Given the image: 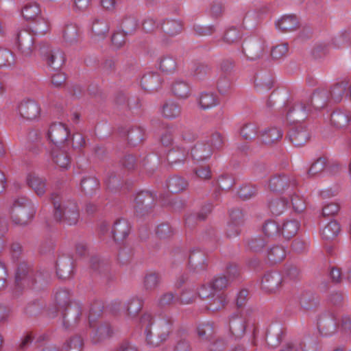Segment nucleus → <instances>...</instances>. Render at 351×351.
Wrapping results in <instances>:
<instances>
[{
    "mask_svg": "<svg viewBox=\"0 0 351 351\" xmlns=\"http://www.w3.org/2000/svg\"><path fill=\"white\" fill-rule=\"evenodd\" d=\"M217 88L221 95H226L231 93L232 90V83L230 77L226 75H221L219 77Z\"/></svg>",
    "mask_w": 351,
    "mask_h": 351,
    "instance_id": "57",
    "label": "nucleus"
},
{
    "mask_svg": "<svg viewBox=\"0 0 351 351\" xmlns=\"http://www.w3.org/2000/svg\"><path fill=\"white\" fill-rule=\"evenodd\" d=\"M227 303L226 295L223 293L213 295L207 304V308L211 311H217L223 308Z\"/></svg>",
    "mask_w": 351,
    "mask_h": 351,
    "instance_id": "51",
    "label": "nucleus"
},
{
    "mask_svg": "<svg viewBox=\"0 0 351 351\" xmlns=\"http://www.w3.org/2000/svg\"><path fill=\"white\" fill-rule=\"evenodd\" d=\"M328 94L335 102L341 101L345 94L351 99V86L347 82H338L331 88Z\"/></svg>",
    "mask_w": 351,
    "mask_h": 351,
    "instance_id": "30",
    "label": "nucleus"
},
{
    "mask_svg": "<svg viewBox=\"0 0 351 351\" xmlns=\"http://www.w3.org/2000/svg\"><path fill=\"white\" fill-rule=\"evenodd\" d=\"M288 204L287 197L282 195L280 198L271 199L269 203V208L273 215L278 216L285 212L287 208Z\"/></svg>",
    "mask_w": 351,
    "mask_h": 351,
    "instance_id": "46",
    "label": "nucleus"
},
{
    "mask_svg": "<svg viewBox=\"0 0 351 351\" xmlns=\"http://www.w3.org/2000/svg\"><path fill=\"white\" fill-rule=\"evenodd\" d=\"M83 346L82 339L76 336L67 341L62 348V351H80Z\"/></svg>",
    "mask_w": 351,
    "mask_h": 351,
    "instance_id": "62",
    "label": "nucleus"
},
{
    "mask_svg": "<svg viewBox=\"0 0 351 351\" xmlns=\"http://www.w3.org/2000/svg\"><path fill=\"white\" fill-rule=\"evenodd\" d=\"M138 27L137 20L134 16H127L121 23V28L125 34H133Z\"/></svg>",
    "mask_w": 351,
    "mask_h": 351,
    "instance_id": "58",
    "label": "nucleus"
},
{
    "mask_svg": "<svg viewBox=\"0 0 351 351\" xmlns=\"http://www.w3.org/2000/svg\"><path fill=\"white\" fill-rule=\"evenodd\" d=\"M145 135L144 129L140 126H135L127 132V138L129 143L135 145L143 140Z\"/></svg>",
    "mask_w": 351,
    "mask_h": 351,
    "instance_id": "55",
    "label": "nucleus"
},
{
    "mask_svg": "<svg viewBox=\"0 0 351 351\" xmlns=\"http://www.w3.org/2000/svg\"><path fill=\"white\" fill-rule=\"evenodd\" d=\"M224 143L223 138L218 132H213L207 139L198 141L191 145V156L197 161L209 159L216 150L220 149Z\"/></svg>",
    "mask_w": 351,
    "mask_h": 351,
    "instance_id": "5",
    "label": "nucleus"
},
{
    "mask_svg": "<svg viewBox=\"0 0 351 351\" xmlns=\"http://www.w3.org/2000/svg\"><path fill=\"white\" fill-rule=\"evenodd\" d=\"M52 164L62 170L68 169L71 165V157L65 149V147H53L49 153Z\"/></svg>",
    "mask_w": 351,
    "mask_h": 351,
    "instance_id": "19",
    "label": "nucleus"
},
{
    "mask_svg": "<svg viewBox=\"0 0 351 351\" xmlns=\"http://www.w3.org/2000/svg\"><path fill=\"white\" fill-rule=\"evenodd\" d=\"M23 19L27 21L36 20L41 15L40 5L36 2H29L23 5L21 9Z\"/></svg>",
    "mask_w": 351,
    "mask_h": 351,
    "instance_id": "35",
    "label": "nucleus"
},
{
    "mask_svg": "<svg viewBox=\"0 0 351 351\" xmlns=\"http://www.w3.org/2000/svg\"><path fill=\"white\" fill-rule=\"evenodd\" d=\"M26 183L38 196H43L47 190L46 179L34 172L29 173L26 176Z\"/></svg>",
    "mask_w": 351,
    "mask_h": 351,
    "instance_id": "24",
    "label": "nucleus"
},
{
    "mask_svg": "<svg viewBox=\"0 0 351 351\" xmlns=\"http://www.w3.org/2000/svg\"><path fill=\"white\" fill-rule=\"evenodd\" d=\"M172 93L180 99H186L191 95L190 86L184 80H176L172 84Z\"/></svg>",
    "mask_w": 351,
    "mask_h": 351,
    "instance_id": "44",
    "label": "nucleus"
},
{
    "mask_svg": "<svg viewBox=\"0 0 351 351\" xmlns=\"http://www.w3.org/2000/svg\"><path fill=\"white\" fill-rule=\"evenodd\" d=\"M109 28L108 23L104 19H95L91 25L92 38L97 41L104 39L109 32Z\"/></svg>",
    "mask_w": 351,
    "mask_h": 351,
    "instance_id": "27",
    "label": "nucleus"
},
{
    "mask_svg": "<svg viewBox=\"0 0 351 351\" xmlns=\"http://www.w3.org/2000/svg\"><path fill=\"white\" fill-rule=\"evenodd\" d=\"M44 283L43 275L34 273L25 262L21 263L15 275V286L17 289H38Z\"/></svg>",
    "mask_w": 351,
    "mask_h": 351,
    "instance_id": "6",
    "label": "nucleus"
},
{
    "mask_svg": "<svg viewBox=\"0 0 351 351\" xmlns=\"http://www.w3.org/2000/svg\"><path fill=\"white\" fill-rule=\"evenodd\" d=\"M188 186V182L186 180L181 177L173 176L169 179L167 182V187L171 193H178L184 190Z\"/></svg>",
    "mask_w": 351,
    "mask_h": 351,
    "instance_id": "53",
    "label": "nucleus"
},
{
    "mask_svg": "<svg viewBox=\"0 0 351 351\" xmlns=\"http://www.w3.org/2000/svg\"><path fill=\"white\" fill-rule=\"evenodd\" d=\"M161 83V78L157 73H149L144 75L141 82L142 88L148 91L157 90Z\"/></svg>",
    "mask_w": 351,
    "mask_h": 351,
    "instance_id": "33",
    "label": "nucleus"
},
{
    "mask_svg": "<svg viewBox=\"0 0 351 351\" xmlns=\"http://www.w3.org/2000/svg\"><path fill=\"white\" fill-rule=\"evenodd\" d=\"M263 232L269 239L275 240L281 235V228L275 221L268 220L263 226Z\"/></svg>",
    "mask_w": 351,
    "mask_h": 351,
    "instance_id": "43",
    "label": "nucleus"
},
{
    "mask_svg": "<svg viewBox=\"0 0 351 351\" xmlns=\"http://www.w3.org/2000/svg\"><path fill=\"white\" fill-rule=\"evenodd\" d=\"M273 86V79L270 75H258L254 81V87L256 91L263 93L270 90Z\"/></svg>",
    "mask_w": 351,
    "mask_h": 351,
    "instance_id": "45",
    "label": "nucleus"
},
{
    "mask_svg": "<svg viewBox=\"0 0 351 351\" xmlns=\"http://www.w3.org/2000/svg\"><path fill=\"white\" fill-rule=\"evenodd\" d=\"M62 39L66 46L77 45L82 39V32L78 25L73 23L65 24L61 32Z\"/></svg>",
    "mask_w": 351,
    "mask_h": 351,
    "instance_id": "17",
    "label": "nucleus"
},
{
    "mask_svg": "<svg viewBox=\"0 0 351 351\" xmlns=\"http://www.w3.org/2000/svg\"><path fill=\"white\" fill-rule=\"evenodd\" d=\"M64 319V324H76L82 316V307L80 302L73 301L59 311Z\"/></svg>",
    "mask_w": 351,
    "mask_h": 351,
    "instance_id": "18",
    "label": "nucleus"
},
{
    "mask_svg": "<svg viewBox=\"0 0 351 351\" xmlns=\"http://www.w3.org/2000/svg\"><path fill=\"white\" fill-rule=\"evenodd\" d=\"M31 25L30 29L35 35L43 36L49 32L51 22L48 18L39 16Z\"/></svg>",
    "mask_w": 351,
    "mask_h": 351,
    "instance_id": "36",
    "label": "nucleus"
},
{
    "mask_svg": "<svg viewBox=\"0 0 351 351\" xmlns=\"http://www.w3.org/2000/svg\"><path fill=\"white\" fill-rule=\"evenodd\" d=\"M287 197L288 198V202H291L293 209L295 212L300 213L306 209V200L301 195L297 186L294 189L293 194L287 195Z\"/></svg>",
    "mask_w": 351,
    "mask_h": 351,
    "instance_id": "41",
    "label": "nucleus"
},
{
    "mask_svg": "<svg viewBox=\"0 0 351 351\" xmlns=\"http://www.w3.org/2000/svg\"><path fill=\"white\" fill-rule=\"evenodd\" d=\"M130 224L125 219H117L112 227V232L113 237L117 241L124 240L130 232Z\"/></svg>",
    "mask_w": 351,
    "mask_h": 351,
    "instance_id": "25",
    "label": "nucleus"
},
{
    "mask_svg": "<svg viewBox=\"0 0 351 351\" xmlns=\"http://www.w3.org/2000/svg\"><path fill=\"white\" fill-rule=\"evenodd\" d=\"M317 328L322 337H332L338 329L337 316L329 313L322 314L318 317Z\"/></svg>",
    "mask_w": 351,
    "mask_h": 351,
    "instance_id": "13",
    "label": "nucleus"
},
{
    "mask_svg": "<svg viewBox=\"0 0 351 351\" xmlns=\"http://www.w3.org/2000/svg\"><path fill=\"white\" fill-rule=\"evenodd\" d=\"M112 332L113 330L109 324H101L98 326L95 331L93 332L92 340L94 343H97L110 337Z\"/></svg>",
    "mask_w": 351,
    "mask_h": 351,
    "instance_id": "49",
    "label": "nucleus"
},
{
    "mask_svg": "<svg viewBox=\"0 0 351 351\" xmlns=\"http://www.w3.org/2000/svg\"><path fill=\"white\" fill-rule=\"evenodd\" d=\"M267 50L266 42L259 38H245L242 45V52L245 58L254 61L262 58Z\"/></svg>",
    "mask_w": 351,
    "mask_h": 351,
    "instance_id": "8",
    "label": "nucleus"
},
{
    "mask_svg": "<svg viewBox=\"0 0 351 351\" xmlns=\"http://www.w3.org/2000/svg\"><path fill=\"white\" fill-rule=\"evenodd\" d=\"M18 114L27 121H34L40 117L41 108L33 99L25 97L21 100L16 108Z\"/></svg>",
    "mask_w": 351,
    "mask_h": 351,
    "instance_id": "11",
    "label": "nucleus"
},
{
    "mask_svg": "<svg viewBox=\"0 0 351 351\" xmlns=\"http://www.w3.org/2000/svg\"><path fill=\"white\" fill-rule=\"evenodd\" d=\"M173 320L169 317L155 319L152 314L143 313L139 326L143 331L145 341L151 347H157L166 341L172 331Z\"/></svg>",
    "mask_w": 351,
    "mask_h": 351,
    "instance_id": "1",
    "label": "nucleus"
},
{
    "mask_svg": "<svg viewBox=\"0 0 351 351\" xmlns=\"http://www.w3.org/2000/svg\"><path fill=\"white\" fill-rule=\"evenodd\" d=\"M283 135L282 131L276 127L265 129L260 135L261 141L267 145H270L279 141Z\"/></svg>",
    "mask_w": 351,
    "mask_h": 351,
    "instance_id": "34",
    "label": "nucleus"
},
{
    "mask_svg": "<svg viewBox=\"0 0 351 351\" xmlns=\"http://www.w3.org/2000/svg\"><path fill=\"white\" fill-rule=\"evenodd\" d=\"M70 130L62 123H52L47 132L46 137L49 142L56 147H66L69 144Z\"/></svg>",
    "mask_w": 351,
    "mask_h": 351,
    "instance_id": "10",
    "label": "nucleus"
},
{
    "mask_svg": "<svg viewBox=\"0 0 351 351\" xmlns=\"http://www.w3.org/2000/svg\"><path fill=\"white\" fill-rule=\"evenodd\" d=\"M55 219L66 226L77 223L80 217V208L77 202L71 199H62L57 194L51 195Z\"/></svg>",
    "mask_w": 351,
    "mask_h": 351,
    "instance_id": "3",
    "label": "nucleus"
},
{
    "mask_svg": "<svg viewBox=\"0 0 351 351\" xmlns=\"http://www.w3.org/2000/svg\"><path fill=\"white\" fill-rule=\"evenodd\" d=\"M329 100L328 91L326 90H317L307 100L289 106L286 118L290 123H296L304 121L308 114L313 111L324 108Z\"/></svg>",
    "mask_w": 351,
    "mask_h": 351,
    "instance_id": "2",
    "label": "nucleus"
},
{
    "mask_svg": "<svg viewBox=\"0 0 351 351\" xmlns=\"http://www.w3.org/2000/svg\"><path fill=\"white\" fill-rule=\"evenodd\" d=\"M230 330L237 338L244 335L246 329L254 323L251 318L245 315L240 314L232 316L230 319Z\"/></svg>",
    "mask_w": 351,
    "mask_h": 351,
    "instance_id": "16",
    "label": "nucleus"
},
{
    "mask_svg": "<svg viewBox=\"0 0 351 351\" xmlns=\"http://www.w3.org/2000/svg\"><path fill=\"white\" fill-rule=\"evenodd\" d=\"M162 31L167 36L173 37L180 34L183 29V24L181 21L167 19L162 25Z\"/></svg>",
    "mask_w": 351,
    "mask_h": 351,
    "instance_id": "37",
    "label": "nucleus"
},
{
    "mask_svg": "<svg viewBox=\"0 0 351 351\" xmlns=\"http://www.w3.org/2000/svg\"><path fill=\"white\" fill-rule=\"evenodd\" d=\"M289 136L291 142L296 147L304 145L310 139V132L303 125H298L293 128Z\"/></svg>",
    "mask_w": 351,
    "mask_h": 351,
    "instance_id": "22",
    "label": "nucleus"
},
{
    "mask_svg": "<svg viewBox=\"0 0 351 351\" xmlns=\"http://www.w3.org/2000/svg\"><path fill=\"white\" fill-rule=\"evenodd\" d=\"M181 112L180 105L173 100L166 101L162 106V114L166 119H176L180 115Z\"/></svg>",
    "mask_w": 351,
    "mask_h": 351,
    "instance_id": "39",
    "label": "nucleus"
},
{
    "mask_svg": "<svg viewBox=\"0 0 351 351\" xmlns=\"http://www.w3.org/2000/svg\"><path fill=\"white\" fill-rule=\"evenodd\" d=\"M160 276L156 271H147L143 278V287L146 291L155 290L160 282Z\"/></svg>",
    "mask_w": 351,
    "mask_h": 351,
    "instance_id": "48",
    "label": "nucleus"
},
{
    "mask_svg": "<svg viewBox=\"0 0 351 351\" xmlns=\"http://www.w3.org/2000/svg\"><path fill=\"white\" fill-rule=\"evenodd\" d=\"M298 186L297 181L292 176H276L271 178L269 182V188L271 191L287 196L293 195L294 189Z\"/></svg>",
    "mask_w": 351,
    "mask_h": 351,
    "instance_id": "9",
    "label": "nucleus"
},
{
    "mask_svg": "<svg viewBox=\"0 0 351 351\" xmlns=\"http://www.w3.org/2000/svg\"><path fill=\"white\" fill-rule=\"evenodd\" d=\"M159 69L160 71L167 74L173 73L177 68L176 60L169 55H165L160 58Z\"/></svg>",
    "mask_w": 351,
    "mask_h": 351,
    "instance_id": "50",
    "label": "nucleus"
},
{
    "mask_svg": "<svg viewBox=\"0 0 351 351\" xmlns=\"http://www.w3.org/2000/svg\"><path fill=\"white\" fill-rule=\"evenodd\" d=\"M99 182L95 177H84L80 182L82 191L86 195H92L99 189Z\"/></svg>",
    "mask_w": 351,
    "mask_h": 351,
    "instance_id": "47",
    "label": "nucleus"
},
{
    "mask_svg": "<svg viewBox=\"0 0 351 351\" xmlns=\"http://www.w3.org/2000/svg\"><path fill=\"white\" fill-rule=\"evenodd\" d=\"M257 130L258 127L255 123H247L241 129L240 133L243 138L251 140L256 136Z\"/></svg>",
    "mask_w": 351,
    "mask_h": 351,
    "instance_id": "63",
    "label": "nucleus"
},
{
    "mask_svg": "<svg viewBox=\"0 0 351 351\" xmlns=\"http://www.w3.org/2000/svg\"><path fill=\"white\" fill-rule=\"evenodd\" d=\"M17 48L23 57H31L35 50L34 39L32 35L25 29L19 31L16 34Z\"/></svg>",
    "mask_w": 351,
    "mask_h": 351,
    "instance_id": "15",
    "label": "nucleus"
},
{
    "mask_svg": "<svg viewBox=\"0 0 351 351\" xmlns=\"http://www.w3.org/2000/svg\"><path fill=\"white\" fill-rule=\"evenodd\" d=\"M73 271V261L70 257L62 256L56 263V273L59 278L66 279L71 276Z\"/></svg>",
    "mask_w": 351,
    "mask_h": 351,
    "instance_id": "31",
    "label": "nucleus"
},
{
    "mask_svg": "<svg viewBox=\"0 0 351 351\" xmlns=\"http://www.w3.org/2000/svg\"><path fill=\"white\" fill-rule=\"evenodd\" d=\"M242 37V33L239 29L232 27L228 28L223 36V40L228 44H232L239 40Z\"/></svg>",
    "mask_w": 351,
    "mask_h": 351,
    "instance_id": "59",
    "label": "nucleus"
},
{
    "mask_svg": "<svg viewBox=\"0 0 351 351\" xmlns=\"http://www.w3.org/2000/svg\"><path fill=\"white\" fill-rule=\"evenodd\" d=\"M350 112L347 110H336L330 115L332 125L337 129H348L350 121Z\"/></svg>",
    "mask_w": 351,
    "mask_h": 351,
    "instance_id": "28",
    "label": "nucleus"
},
{
    "mask_svg": "<svg viewBox=\"0 0 351 351\" xmlns=\"http://www.w3.org/2000/svg\"><path fill=\"white\" fill-rule=\"evenodd\" d=\"M40 54L47 66L54 70L59 69L65 61L64 53L59 48L43 46L40 48Z\"/></svg>",
    "mask_w": 351,
    "mask_h": 351,
    "instance_id": "12",
    "label": "nucleus"
},
{
    "mask_svg": "<svg viewBox=\"0 0 351 351\" xmlns=\"http://www.w3.org/2000/svg\"><path fill=\"white\" fill-rule=\"evenodd\" d=\"M300 351H317L318 344L310 336L304 337L302 340L298 341Z\"/></svg>",
    "mask_w": 351,
    "mask_h": 351,
    "instance_id": "60",
    "label": "nucleus"
},
{
    "mask_svg": "<svg viewBox=\"0 0 351 351\" xmlns=\"http://www.w3.org/2000/svg\"><path fill=\"white\" fill-rule=\"evenodd\" d=\"M282 330L280 328H278L276 332L271 334L269 331L266 335V341L267 345L271 348H276L280 343L282 339Z\"/></svg>",
    "mask_w": 351,
    "mask_h": 351,
    "instance_id": "64",
    "label": "nucleus"
},
{
    "mask_svg": "<svg viewBox=\"0 0 351 351\" xmlns=\"http://www.w3.org/2000/svg\"><path fill=\"white\" fill-rule=\"evenodd\" d=\"M189 263L190 267L197 272L204 270L206 268L204 254L198 250L191 251L189 257Z\"/></svg>",
    "mask_w": 351,
    "mask_h": 351,
    "instance_id": "38",
    "label": "nucleus"
},
{
    "mask_svg": "<svg viewBox=\"0 0 351 351\" xmlns=\"http://www.w3.org/2000/svg\"><path fill=\"white\" fill-rule=\"evenodd\" d=\"M300 227V222L295 219L289 217L285 219L282 225L281 235L287 240H289L296 235Z\"/></svg>",
    "mask_w": 351,
    "mask_h": 351,
    "instance_id": "26",
    "label": "nucleus"
},
{
    "mask_svg": "<svg viewBox=\"0 0 351 351\" xmlns=\"http://www.w3.org/2000/svg\"><path fill=\"white\" fill-rule=\"evenodd\" d=\"M276 28L282 32H290L299 27V19L295 14H285L275 23Z\"/></svg>",
    "mask_w": 351,
    "mask_h": 351,
    "instance_id": "23",
    "label": "nucleus"
},
{
    "mask_svg": "<svg viewBox=\"0 0 351 351\" xmlns=\"http://www.w3.org/2000/svg\"><path fill=\"white\" fill-rule=\"evenodd\" d=\"M282 277L276 271L266 273L261 280V288L267 293H276L280 289Z\"/></svg>",
    "mask_w": 351,
    "mask_h": 351,
    "instance_id": "21",
    "label": "nucleus"
},
{
    "mask_svg": "<svg viewBox=\"0 0 351 351\" xmlns=\"http://www.w3.org/2000/svg\"><path fill=\"white\" fill-rule=\"evenodd\" d=\"M143 306V300L136 296L130 298L127 303L125 304V309L127 312V315L130 318L135 317Z\"/></svg>",
    "mask_w": 351,
    "mask_h": 351,
    "instance_id": "40",
    "label": "nucleus"
},
{
    "mask_svg": "<svg viewBox=\"0 0 351 351\" xmlns=\"http://www.w3.org/2000/svg\"><path fill=\"white\" fill-rule=\"evenodd\" d=\"M197 297V289L193 285H186L182 289L179 300L182 304H188L193 302Z\"/></svg>",
    "mask_w": 351,
    "mask_h": 351,
    "instance_id": "56",
    "label": "nucleus"
},
{
    "mask_svg": "<svg viewBox=\"0 0 351 351\" xmlns=\"http://www.w3.org/2000/svg\"><path fill=\"white\" fill-rule=\"evenodd\" d=\"M8 212L14 223L19 226H26L34 218L36 213V208L28 197H19L13 201Z\"/></svg>",
    "mask_w": 351,
    "mask_h": 351,
    "instance_id": "4",
    "label": "nucleus"
},
{
    "mask_svg": "<svg viewBox=\"0 0 351 351\" xmlns=\"http://www.w3.org/2000/svg\"><path fill=\"white\" fill-rule=\"evenodd\" d=\"M198 105L204 110L213 108L219 104L218 96L212 91H204L197 98Z\"/></svg>",
    "mask_w": 351,
    "mask_h": 351,
    "instance_id": "29",
    "label": "nucleus"
},
{
    "mask_svg": "<svg viewBox=\"0 0 351 351\" xmlns=\"http://www.w3.org/2000/svg\"><path fill=\"white\" fill-rule=\"evenodd\" d=\"M54 299L57 311L59 312L71 302L69 291L66 289H60L56 292Z\"/></svg>",
    "mask_w": 351,
    "mask_h": 351,
    "instance_id": "54",
    "label": "nucleus"
},
{
    "mask_svg": "<svg viewBox=\"0 0 351 351\" xmlns=\"http://www.w3.org/2000/svg\"><path fill=\"white\" fill-rule=\"evenodd\" d=\"M214 332L213 324L210 322L203 323L197 327V334L202 339H209Z\"/></svg>",
    "mask_w": 351,
    "mask_h": 351,
    "instance_id": "61",
    "label": "nucleus"
},
{
    "mask_svg": "<svg viewBox=\"0 0 351 351\" xmlns=\"http://www.w3.org/2000/svg\"><path fill=\"white\" fill-rule=\"evenodd\" d=\"M156 196L148 191L139 192L134 199V208L137 215H144L154 206Z\"/></svg>",
    "mask_w": 351,
    "mask_h": 351,
    "instance_id": "14",
    "label": "nucleus"
},
{
    "mask_svg": "<svg viewBox=\"0 0 351 351\" xmlns=\"http://www.w3.org/2000/svg\"><path fill=\"white\" fill-rule=\"evenodd\" d=\"M195 140V136L190 134L182 136V142L176 145L169 151L167 160L170 165L178 166L183 165L189 154L191 144Z\"/></svg>",
    "mask_w": 351,
    "mask_h": 351,
    "instance_id": "7",
    "label": "nucleus"
},
{
    "mask_svg": "<svg viewBox=\"0 0 351 351\" xmlns=\"http://www.w3.org/2000/svg\"><path fill=\"white\" fill-rule=\"evenodd\" d=\"M340 232V224L336 220H331L322 227L320 234L322 239L330 241L334 240Z\"/></svg>",
    "mask_w": 351,
    "mask_h": 351,
    "instance_id": "32",
    "label": "nucleus"
},
{
    "mask_svg": "<svg viewBox=\"0 0 351 351\" xmlns=\"http://www.w3.org/2000/svg\"><path fill=\"white\" fill-rule=\"evenodd\" d=\"M230 220L228 222L226 234L229 238H233L239 235L241 231V227L244 221V215L239 209L231 211L230 214Z\"/></svg>",
    "mask_w": 351,
    "mask_h": 351,
    "instance_id": "20",
    "label": "nucleus"
},
{
    "mask_svg": "<svg viewBox=\"0 0 351 351\" xmlns=\"http://www.w3.org/2000/svg\"><path fill=\"white\" fill-rule=\"evenodd\" d=\"M15 64L14 53L10 49L0 47V68H12Z\"/></svg>",
    "mask_w": 351,
    "mask_h": 351,
    "instance_id": "52",
    "label": "nucleus"
},
{
    "mask_svg": "<svg viewBox=\"0 0 351 351\" xmlns=\"http://www.w3.org/2000/svg\"><path fill=\"white\" fill-rule=\"evenodd\" d=\"M287 256L286 249L281 245L270 247L267 253V256L271 263L275 264L282 261Z\"/></svg>",
    "mask_w": 351,
    "mask_h": 351,
    "instance_id": "42",
    "label": "nucleus"
}]
</instances>
